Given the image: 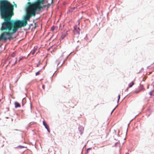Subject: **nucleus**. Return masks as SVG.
<instances>
[{"mask_svg":"<svg viewBox=\"0 0 154 154\" xmlns=\"http://www.w3.org/2000/svg\"><path fill=\"white\" fill-rule=\"evenodd\" d=\"M43 2V0H37V2L33 3L28 2L25 20L14 21L11 20L14 15V5L7 0H0V15L4 20L2 23L3 29L9 32L12 36L19 28L27 25V21H29L32 16H35L37 11H39L42 8L41 4Z\"/></svg>","mask_w":154,"mask_h":154,"instance_id":"obj_1","label":"nucleus"},{"mask_svg":"<svg viewBox=\"0 0 154 154\" xmlns=\"http://www.w3.org/2000/svg\"><path fill=\"white\" fill-rule=\"evenodd\" d=\"M3 24L2 23L1 30L3 32L0 36V41L3 40L6 41L8 40H11L13 39V38L12 37V35L10 33L6 30L3 29Z\"/></svg>","mask_w":154,"mask_h":154,"instance_id":"obj_2","label":"nucleus"},{"mask_svg":"<svg viewBox=\"0 0 154 154\" xmlns=\"http://www.w3.org/2000/svg\"><path fill=\"white\" fill-rule=\"evenodd\" d=\"M43 124L45 126V128L47 130L48 132L49 133L50 131L49 130V126L47 125L46 122L44 120L43 121Z\"/></svg>","mask_w":154,"mask_h":154,"instance_id":"obj_3","label":"nucleus"},{"mask_svg":"<svg viewBox=\"0 0 154 154\" xmlns=\"http://www.w3.org/2000/svg\"><path fill=\"white\" fill-rule=\"evenodd\" d=\"M134 81L131 82L128 84V86L127 88V90H128L129 88L131 87L134 85Z\"/></svg>","mask_w":154,"mask_h":154,"instance_id":"obj_4","label":"nucleus"},{"mask_svg":"<svg viewBox=\"0 0 154 154\" xmlns=\"http://www.w3.org/2000/svg\"><path fill=\"white\" fill-rule=\"evenodd\" d=\"M15 106L16 108L17 107H20V104L17 102H16L15 103Z\"/></svg>","mask_w":154,"mask_h":154,"instance_id":"obj_5","label":"nucleus"},{"mask_svg":"<svg viewBox=\"0 0 154 154\" xmlns=\"http://www.w3.org/2000/svg\"><path fill=\"white\" fill-rule=\"evenodd\" d=\"M74 29L75 30H76L77 32L79 34V31L80 29L79 27H78L77 29H76L75 26H74Z\"/></svg>","mask_w":154,"mask_h":154,"instance_id":"obj_6","label":"nucleus"},{"mask_svg":"<svg viewBox=\"0 0 154 154\" xmlns=\"http://www.w3.org/2000/svg\"><path fill=\"white\" fill-rule=\"evenodd\" d=\"M55 27L54 26H53L51 28V30L52 31H54V30L55 29Z\"/></svg>","mask_w":154,"mask_h":154,"instance_id":"obj_7","label":"nucleus"},{"mask_svg":"<svg viewBox=\"0 0 154 154\" xmlns=\"http://www.w3.org/2000/svg\"><path fill=\"white\" fill-rule=\"evenodd\" d=\"M40 72H39L38 71V72H36V75H38L40 74Z\"/></svg>","mask_w":154,"mask_h":154,"instance_id":"obj_8","label":"nucleus"},{"mask_svg":"<svg viewBox=\"0 0 154 154\" xmlns=\"http://www.w3.org/2000/svg\"><path fill=\"white\" fill-rule=\"evenodd\" d=\"M91 149V148H89L87 149V153H88V150H89Z\"/></svg>","mask_w":154,"mask_h":154,"instance_id":"obj_9","label":"nucleus"},{"mask_svg":"<svg viewBox=\"0 0 154 154\" xmlns=\"http://www.w3.org/2000/svg\"><path fill=\"white\" fill-rule=\"evenodd\" d=\"M120 95L119 94L118 95V102L119 101V99H120Z\"/></svg>","mask_w":154,"mask_h":154,"instance_id":"obj_10","label":"nucleus"},{"mask_svg":"<svg viewBox=\"0 0 154 154\" xmlns=\"http://www.w3.org/2000/svg\"><path fill=\"white\" fill-rule=\"evenodd\" d=\"M17 61V58H16L15 59V63H14V64H15L16 63Z\"/></svg>","mask_w":154,"mask_h":154,"instance_id":"obj_11","label":"nucleus"},{"mask_svg":"<svg viewBox=\"0 0 154 154\" xmlns=\"http://www.w3.org/2000/svg\"><path fill=\"white\" fill-rule=\"evenodd\" d=\"M40 63H39L37 64V67H38L40 65Z\"/></svg>","mask_w":154,"mask_h":154,"instance_id":"obj_12","label":"nucleus"},{"mask_svg":"<svg viewBox=\"0 0 154 154\" xmlns=\"http://www.w3.org/2000/svg\"><path fill=\"white\" fill-rule=\"evenodd\" d=\"M45 87V86L44 85H42V88L43 89H44Z\"/></svg>","mask_w":154,"mask_h":154,"instance_id":"obj_13","label":"nucleus"},{"mask_svg":"<svg viewBox=\"0 0 154 154\" xmlns=\"http://www.w3.org/2000/svg\"><path fill=\"white\" fill-rule=\"evenodd\" d=\"M14 6L16 8L17 7V5L16 4H14Z\"/></svg>","mask_w":154,"mask_h":154,"instance_id":"obj_14","label":"nucleus"},{"mask_svg":"<svg viewBox=\"0 0 154 154\" xmlns=\"http://www.w3.org/2000/svg\"><path fill=\"white\" fill-rule=\"evenodd\" d=\"M65 37V36H63V35H62L61 36V37L62 38H63L64 37Z\"/></svg>","mask_w":154,"mask_h":154,"instance_id":"obj_15","label":"nucleus"},{"mask_svg":"<svg viewBox=\"0 0 154 154\" xmlns=\"http://www.w3.org/2000/svg\"><path fill=\"white\" fill-rule=\"evenodd\" d=\"M22 59V58H20V60H19V61H20Z\"/></svg>","mask_w":154,"mask_h":154,"instance_id":"obj_16","label":"nucleus"},{"mask_svg":"<svg viewBox=\"0 0 154 154\" xmlns=\"http://www.w3.org/2000/svg\"><path fill=\"white\" fill-rule=\"evenodd\" d=\"M150 95H152V93H151V92H150Z\"/></svg>","mask_w":154,"mask_h":154,"instance_id":"obj_17","label":"nucleus"},{"mask_svg":"<svg viewBox=\"0 0 154 154\" xmlns=\"http://www.w3.org/2000/svg\"><path fill=\"white\" fill-rule=\"evenodd\" d=\"M114 109H114L112 110V112L114 111Z\"/></svg>","mask_w":154,"mask_h":154,"instance_id":"obj_18","label":"nucleus"},{"mask_svg":"<svg viewBox=\"0 0 154 154\" xmlns=\"http://www.w3.org/2000/svg\"><path fill=\"white\" fill-rule=\"evenodd\" d=\"M139 92V91H137V92H136V93H138V92Z\"/></svg>","mask_w":154,"mask_h":154,"instance_id":"obj_19","label":"nucleus"},{"mask_svg":"<svg viewBox=\"0 0 154 154\" xmlns=\"http://www.w3.org/2000/svg\"><path fill=\"white\" fill-rule=\"evenodd\" d=\"M1 100L0 99V102H1Z\"/></svg>","mask_w":154,"mask_h":154,"instance_id":"obj_20","label":"nucleus"},{"mask_svg":"<svg viewBox=\"0 0 154 154\" xmlns=\"http://www.w3.org/2000/svg\"><path fill=\"white\" fill-rule=\"evenodd\" d=\"M52 52H53V51H51V53H52Z\"/></svg>","mask_w":154,"mask_h":154,"instance_id":"obj_21","label":"nucleus"},{"mask_svg":"<svg viewBox=\"0 0 154 154\" xmlns=\"http://www.w3.org/2000/svg\"><path fill=\"white\" fill-rule=\"evenodd\" d=\"M52 52H53V51H51V53H52Z\"/></svg>","mask_w":154,"mask_h":154,"instance_id":"obj_22","label":"nucleus"},{"mask_svg":"<svg viewBox=\"0 0 154 154\" xmlns=\"http://www.w3.org/2000/svg\"><path fill=\"white\" fill-rule=\"evenodd\" d=\"M30 0H28V1H29Z\"/></svg>","mask_w":154,"mask_h":154,"instance_id":"obj_23","label":"nucleus"}]
</instances>
